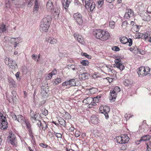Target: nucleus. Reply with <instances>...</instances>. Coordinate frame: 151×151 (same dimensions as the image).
<instances>
[{"instance_id":"nucleus-52","label":"nucleus","mask_w":151,"mask_h":151,"mask_svg":"<svg viewBox=\"0 0 151 151\" xmlns=\"http://www.w3.org/2000/svg\"><path fill=\"white\" fill-rule=\"evenodd\" d=\"M53 75L50 73L48 74L46 77V79L47 80L51 79Z\"/></svg>"},{"instance_id":"nucleus-42","label":"nucleus","mask_w":151,"mask_h":151,"mask_svg":"<svg viewBox=\"0 0 151 151\" xmlns=\"http://www.w3.org/2000/svg\"><path fill=\"white\" fill-rule=\"evenodd\" d=\"M59 123L60 124L63 126H65L66 125L65 124V121L63 119H61L59 121Z\"/></svg>"},{"instance_id":"nucleus-19","label":"nucleus","mask_w":151,"mask_h":151,"mask_svg":"<svg viewBox=\"0 0 151 151\" xmlns=\"http://www.w3.org/2000/svg\"><path fill=\"white\" fill-rule=\"evenodd\" d=\"M46 41L49 42L50 43L52 44H55L57 42V40L56 39L51 37H47L46 39Z\"/></svg>"},{"instance_id":"nucleus-47","label":"nucleus","mask_w":151,"mask_h":151,"mask_svg":"<svg viewBox=\"0 0 151 151\" xmlns=\"http://www.w3.org/2000/svg\"><path fill=\"white\" fill-rule=\"evenodd\" d=\"M42 129L43 130H45L47 127V124L46 123L44 122V123L42 124Z\"/></svg>"},{"instance_id":"nucleus-56","label":"nucleus","mask_w":151,"mask_h":151,"mask_svg":"<svg viewBox=\"0 0 151 151\" xmlns=\"http://www.w3.org/2000/svg\"><path fill=\"white\" fill-rule=\"evenodd\" d=\"M12 117L14 120H17V116H16L14 114L12 113Z\"/></svg>"},{"instance_id":"nucleus-35","label":"nucleus","mask_w":151,"mask_h":151,"mask_svg":"<svg viewBox=\"0 0 151 151\" xmlns=\"http://www.w3.org/2000/svg\"><path fill=\"white\" fill-rule=\"evenodd\" d=\"M85 7L87 9H89L90 5L91 4L90 2L88 1H87L86 0H85Z\"/></svg>"},{"instance_id":"nucleus-28","label":"nucleus","mask_w":151,"mask_h":151,"mask_svg":"<svg viewBox=\"0 0 151 151\" xmlns=\"http://www.w3.org/2000/svg\"><path fill=\"white\" fill-rule=\"evenodd\" d=\"M9 83L10 86L12 87H15L17 86V84L15 81L13 79H10L9 80Z\"/></svg>"},{"instance_id":"nucleus-50","label":"nucleus","mask_w":151,"mask_h":151,"mask_svg":"<svg viewBox=\"0 0 151 151\" xmlns=\"http://www.w3.org/2000/svg\"><path fill=\"white\" fill-rule=\"evenodd\" d=\"M24 124H25L27 126V128L29 129V131H30L31 125L28 122H27L26 121V123H24Z\"/></svg>"},{"instance_id":"nucleus-33","label":"nucleus","mask_w":151,"mask_h":151,"mask_svg":"<svg viewBox=\"0 0 151 151\" xmlns=\"http://www.w3.org/2000/svg\"><path fill=\"white\" fill-rule=\"evenodd\" d=\"M76 18V21L77 22L79 25L81 24L83 22V20H82V17H81L79 18H77L76 17V15L75 16Z\"/></svg>"},{"instance_id":"nucleus-57","label":"nucleus","mask_w":151,"mask_h":151,"mask_svg":"<svg viewBox=\"0 0 151 151\" xmlns=\"http://www.w3.org/2000/svg\"><path fill=\"white\" fill-rule=\"evenodd\" d=\"M99 101V99L96 97H94L93 98V102L95 103L96 104V103H97Z\"/></svg>"},{"instance_id":"nucleus-63","label":"nucleus","mask_w":151,"mask_h":151,"mask_svg":"<svg viewBox=\"0 0 151 151\" xmlns=\"http://www.w3.org/2000/svg\"><path fill=\"white\" fill-rule=\"evenodd\" d=\"M37 55L35 54L33 55L32 56V59H33L34 60L36 61L37 60Z\"/></svg>"},{"instance_id":"nucleus-41","label":"nucleus","mask_w":151,"mask_h":151,"mask_svg":"<svg viewBox=\"0 0 151 151\" xmlns=\"http://www.w3.org/2000/svg\"><path fill=\"white\" fill-rule=\"evenodd\" d=\"M150 35V33L148 31L145 34L143 35V37L146 39L149 37Z\"/></svg>"},{"instance_id":"nucleus-22","label":"nucleus","mask_w":151,"mask_h":151,"mask_svg":"<svg viewBox=\"0 0 151 151\" xmlns=\"http://www.w3.org/2000/svg\"><path fill=\"white\" fill-rule=\"evenodd\" d=\"M61 82V79L60 78H57L53 79L52 81V84L54 86L58 85Z\"/></svg>"},{"instance_id":"nucleus-39","label":"nucleus","mask_w":151,"mask_h":151,"mask_svg":"<svg viewBox=\"0 0 151 151\" xmlns=\"http://www.w3.org/2000/svg\"><path fill=\"white\" fill-rule=\"evenodd\" d=\"M81 63L83 65L86 66L88 65L89 63L88 61L85 60H82L81 61Z\"/></svg>"},{"instance_id":"nucleus-59","label":"nucleus","mask_w":151,"mask_h":151,"mask_svg":"<svg viewBox=\"0 0 151 151\" xmlns=\"http://www.w3.org/2000/svg\"><path fill=\"white\" fill-rule=\"evenodd\" d=\"M112 50L115 51H118L119 50V48L117 46H114L112 48Z\"/></svg>"},{"instance_id":"nucleus-45","label":"nucleus","mask_w":151,"mask_h":151,"mask_svg":"<svg viewBox=\"0 0 151 151\" xmlns=\"http://www.w3.org/2000/svg\"><path fill=\"white\" fill-rule=\"evenodd\" d=\"M10 140L16 139V137L13 134L11 133L10 134Z\"/></svg>"},{"instance_id":"nucleus-16","label":"nucleus","mask_w":151,"mask_h":151,"mask_svg":"<svg viewBox=\"0 0 151 151\" xmlns=\"http://www.w3.org/2000/svg\"><path fill=\"white\" fill-rule=\"evenodd\" d=\"M91 121L92 124H97L99 122L100 120L98 117L95 115H93L91 118Z\"/></svg>"},{"instance_id":"nucleus-38","label":"nucleus","mask_w":151,"mask_h":151,"mask_svg":"<svg viewBox=\"0 0 151 151\" xmlns=\"http://www.w3.org/2000/svg\"><path fill=\"white\" fill-rule=\"evenodd\" d=\"M109 26L112 29L114 28L115 26V22L113 21H110L109 22Z\"/></svg>"},{"instance_id":"nucleus-8","label":"nucleus","mask_w":151,"mask_h":151,"mask_svg":"<svg viewBox=\"0 0 151 151\" xmlns=\"http://www.w3.org/2000/svg\"><path fill=\"white\" fill-rule=\"evenodd\" d=\"M6 119V117H4L1 120V123L0 124V128L2 130L6 129L8 127V123Z\"/></svg>"},{"instance_id":"nucleus-31","label":"nucleus","mask_w":151,"mask_h":151,"mask_svg":"<svg viewBox=\"0 0 151 151\" xmlns=\"http://www.w3.org/2000/svg\"><path fill=\"white\" fill-rule=\"evenodd\" d=\"M41 113L40 114H42L43 115L45 116L47 115L48 114V112L47 110H46L45 108H42L41 110Z\"/></svg>"},{"instance_id":"nucleus-61","label":"nucleus","mask_w":151,"mask_h":151,"mask_svg":"<svg viewBox=\"0 0 151 151\" xmlns=\"http://www.w3.org/2000/svg\"><path fill=\"white\" fill-rule=\"evenodd\" d=\"M30 115L31 117L36 116V115L34 114V112L31 110L30 111Z\"/></svg>"},{"instance_id":"nucleus-62","label":"nucleus","mask_w":151,"mask_h":151,"mask_svg":"<svg viewBox=\"0 0 151 151\" xmlns=\"http://www.w3.org/2000/svg\"><path fill=\"white\" fill-rule=\"evenodd\" d=\"M53 76L56 75L57 74V70H52V72L50 73Z\"/></svg>"},{"instance_id":"nucleus-21","label":"nucleus","mask_w":151,"mask_h":151,"mask_svg":"<svg viewBox=\"0 0 151 151\" xmlns=\"http://www.w3.org/2000/svg\"><path fill=\"white\" fill-rule=\"evenodd\" d=\"M122 139L123 141V144L127 143L129 141V138L126 134L122 135Z\"/></svg>"},{"instance_id":"nucleus-29","label":"nucleus","mask_w":151,"mask_h":151,"mask_svg":"<svg viewBox=\"0 0 151 151\" xmlns=\"http://www.w3.org/2000/svg\"><path fill=\"white\" fill-rule=\"evenodd\" d=\"M115 66L119 69L121 70H123L124 68V66L121 63L116 64Z\"/></svg>"},{"instance_id":"nucleus-40","label":"nucleus","mask_w":151,"mask_h":151,"mask_svg":"<svg viewBox=\"0 0 151 151\" xmlns=\"http://www.w3.org/2000/svg\"><path fill=\"white\" fill-rule=\"evenodd\" d=\"M76 15V17L77 18H81V17H82V16L81 15V14L79 13H76L75 14H74L73 15V17L75 20H76V18L75 17V16Z\"/></svg>"},{"instance_id":"nucleus-49","label":"nucleus","mask_w":151,"mask_h":151,"mask_svg":"<svg viewBox=\"0 0 151 151\" xmlns=\"http://www.w3.org/2000/svg\"><path fill=\"white\" fill-rule=\"evenodd\" d=\"M127 22L126 21H124L123 22L122 24V27L123 28H125L126 27L127 25Z\"/></svg>"},{"instance_id":"nucleus-48","label":"nucleus","mask_w":151,"mask_h":151,"mask_svg":"<svg viewBox=\"0 0 151 151\" xmlns=\"http://www.w3.org/2000/svg\"><path fill=\"white\" fill-rule=\"evenodd\" d=\"M37 115L36 116L31 117V119L33 122H35V121H37Z\"/></svg>"},{"instance_id":"nucleus-43","label":"nucleus","mask_w":151,"mask_h":151,"mask_svg":"<svg viewBox=\"0 0 151 151\" xmlns=\"http://www.w3.org/2000/svg\"><path fill=\"white\" fill-rule=\"evenodd\" d=\"M124 85L125 86H128L130 83V81L128 80H125L123 81Z\"/></svg>"},{"instance_id":"nucleus-55","label":"nucleus","mask_w":151,"mask_h":151,"mask_svg":"<svg viewBox=\"0 0 151 151\" xmlns=\"http://www.w3.org/2000/svg\"><path fill=\"white\" fill-rule=\"evenodd\" d=\"M33 4V2L32 1H30L27 2V6L28 7H30L32 6Z\"/></svg>"},{"instance_id":"nucleus-4","label":"nucleus","mask_w":151,"mask_h":151,"mask_svg":"<svg viewBox=\"0 0 151 151\" xmlns=\"http://www.w3.org/2000/svg\"><path fill=\"white\" fill-rule=\"evenodd\" d=\"M100 109L101 113L103 114L106 119H107L109 118L108 113L109 112L110 109V107L108 106L102 105Z\"/></svg>"},{"instance_id":"nucleus-46","label":"nucleus","mask_w":151,"mask_h":151,"mask_svg":"<svg viewBox=\"0 0 151 151\" xmlns=\"http://www.w3.org/2000/svg\"><path fill=\"white\" fill-rule=\"evenodd\" d=\"M95 7V4L94 2H92L90 6V9H94Z\"/></svg>"},{"instance_id":"nucleus-6","label":"nucleus","mask_w":151,"mask_h":151,"mask_svg":"<svg viewBox=\"0 0 151 151\" xmlns=\"http://www.w3.org/2000/svg\"><path fill=\"white\" fill-rule=\"evenodd\" d=\"M62 85L63 86H67L68 85L71 86H75L76 85V81L75 79H71L63 83Z\"/></svg>"},{"instance_id":"nucleus-58","label":"nucleus","mask_w":151,"mask_h":151,"mask_svg":"<svg viewBox=\"0 0 151 151\" xmlns=\"http://www.w3.org/2000/svg\"><path fill=\"white\" fill-rule=\"evenodd\" d=\"M55 136L58 138H61L62 136L61 134L59 133H55Z\"/></svg>"},{"instance_id":"nucleus-30","label":"nucleus","mask_w":151,"mask_h":151,"mask_svg":"<svg viewBox=\"0 0 151 151\" xmlns=\"http://www.w3.org/2000/svg\"><path fill=\"white\" fill-rule=\"evenodd\" d=\"M97 4L99 8H101L104 3V0H97Z\"/></svg>"},{"instance_id":"nucleus-24","label":"nucleus","mask_w":151,"mask_h":151,"mask_svg":"<svg viewBox=\"0 0 151 151\" xmlns=\"http://www.w3.org/2000/svg\"><path fill=\"white\" fill-rule=\"evenodd\" d=\"M52 13H53L52 15L55 19L58 18L59 14V10H52Z\"/></svg>"},{"instance_id":"nucleus-44","label":"nucleus","mask_w":151,"mask_h":151,"mask_svg":"<svg viewBox=\"0 0 151 151\" xmlns=\"http://www.w3.org/2000/svg\"><path fill=\"white\" fill-rule=\"evenodd\" d=\"M82 68H83V67L81 65L76 66V70H77L79 71H80Z\"/></svg>"},{"instance_id":"nucleus-37","label":"nucleus","mask_w":151,"mask_h":151,"mask_svg":"<svg viewBox=\"0 0 151 151\" xmlns=\"http://www.w3.org/2000/svg\"><path fill=\"white\" fill-rule=\"evenodd\" d=\"M40 4L38 2V0H35L34 6V9H37L39 8Z\"/></svg>"},{"instance_id":"nucleus-51","label":"nucleus","mask_w":151,"mask_h":151,"mask_svg":"<svg viewBox=\"0 0 151 151\" xmlns=\"http://www.w3.org/2000/svg\"><path fill=\"white\" fill-rule=\"evenodd\" d=\"M12 99L13 100V101L14 99H15L14 98H15L16 97V92L14 91L12 92Z\"/></svg>"},{"instance_id":"nucleus-14","label":"nucleus","mask_w":151,"mask_h":151,"mask_svg":"<svg viewBox=\"0 0 151 151\" xmlns=\"http://www.w3.org/2000/svg\"><path fill=\"white\" fill-rule=\"evenodd\" d=\"M89 74L87 73H82L81 72L79 74V79L81 80H85L88 78Z\"/></svg>"},{"instance_id":"nucleus-34","label":"nucleus","mask_w":151,"mask_h":151,"mask_svg":"<svg viewBox=\"0 0 151 151\" xmlns=\"http://www.w3.org/2000/svg\"><path fill=\"white\" fill-rule=\"evenodd\" d=\"M67 68L69 70L72 69L73 70H76V66L73 65H69L67 66Z\"/></svg>"},{"instance_id":"nucleus-36","label":"nucleus","mask_w":151,"mask_h":151,"mask_svg":"<svg viewBox=\"0 0 151 151\" xmlns=\"http://www.w3.org/2000/svg\"><path fill=\"white\" fill-rule=\"evenodd\" d=\"M116 139L117 141V142L118 143L120 144H123L122 140V135H121L120 137H118L117 138H116Z\"/></svg>"},{"instance_id":"nucleus-13","label":"nucleus","mask_w":151,"mask_h":151,"mask_svg":"<svg viewBox=\"0 0 151 151\" xmlns=\"http://www.w3.org/2000/svg\"><path fill=\"white\" fill-rule=\"evenodd\" d=\"M110 36V35L108 32L104 30L101 36V40H106L109 38Z\"/></svg>"},{"instance_id":"nucleus-2","label":"nucleus","mask_w":151,"mask_h":151,"mask_svg":"<svg viewBox=\"0 0 151 151\" xmlns=\"http://www.w3.org/2000/svg\"><path fill=\"white\" fill-rule=\"evenodd\" d=\"M120 91V88L117 87H115L113 90L110 91V96L109 99L112 101H114L116 98L117 94Z\"/></svg>"},{"instance_id":"nucleus-53","label":"nucleus","mask_w":151,"mask_h":151,"mask_svg":"<svg viewBox=\"0 0 151 151\" xmlns=\"http://www.w3.org/2000/svg\"><path fill=\"white\" fill-rule=\"evenodd\" d=\"M81 134V132L77 130L75 132V136L76 137H78L80 136Z\"/></svg>"},{"instance_id":"nucleus-11","label":"nucleus","mask_w":151,"mask_h":151,"mask_svg":"<svg viewBox=\"0 0 151 151\" xmlns=\"http://www.w3.org/2000/svg\"><path fill=\"white\" fill-rule=\"evenodd\" d=\"M93 98L92 97H89L85 99L83 101V102L87 104L91 105L93 106H95L96 104L95 103L93 102Z\"/></svg>"},{"instance_id":"nucleus-54","label":"nucleus","mask_w":151,"mask_h":151,"mask_svg":"<svg viewBox=\"0 0 151 151\" xmlns=\"http://www.w3.org/2000/svg\"><path fill=\"white\" fill-rule=\"evenodd\" d=\"M36 122L37 123V124L38 126L40 127H41L42 126V123L40 121L37 119V121Z\"/></svg>"},{"instance_id":"nucleus-60","label":"nucleus","mask_w":151,"mask_h":151,"mask_svg":"<svg viewBox=\"0 0 151 151\" xmlns=\"http://www.w3.org/2000/svg\"><path fill=\"white\" fill-rule=\"evenodd\" d=\"M40 145L41 147L44 148H46L47 147V145L42 143L40 144Z\"/></svg>"},{"instance_id":"nucleus-17","label":"nucleus","mask_w":151,"mask_h":151,"mask_svg":"<svg viewBox=\"0 0 151 151\" xmlns=\"http://www.w3.org/2000/svg\"><path fill=\"white\" fill-rule=\"evenodd\" d=\"M70 0H62V3L63 7L65 9L68 7L70 3Z\"/></svg>"},{"instance_id":"nucleus-23","label":"nucleus","mask_w":151,"mask_h":151,"mask_svg":"<svg viewBox=\"0 0 151 151\" xmlns=\"http://www.w3.org/2000/svg\"><path fill=\"white\" fill-rule=\"evenodd\" d=\"M46 7L47 9H54L52 3L51 1L49 0L48 1Z\"/></svg>"},{"instance_id":"nucleus-18","label":"nucleus","mask_w":151,"mask_h":151,"mask_svg":"<svg viewBox=\"0 0 151 151\" xmlns=\"http://www.w3.org/2000/svg\"><path fill=\"white\" fill-rule=\"evenodd\" d=\"M17 121L23 124L26 123V121L24 117L21 115H19L17 116Z\"/></svg>"},{"instance_id":"nucleus-12","label":"nucleus","mask_w":151,"mask_h":151,"mask_svg":"<svg viewBox=\"0 0 151 151\" xmlns=\"http://www.w3.org/2000/svg\"><path fill=\"white\" fill-rule=\"evenodd\" d=\"M74 36L75 39L77 40L79 42L82 44H83L84 43L83 38L81 35L77 34H74Z\"/></svg>"},{"instance_id":"nucleus-27","label":"nucleus","mask_w":151,"mask_h":151,"mask_svg":"<svg viewBox=\"0 0 151 151\" xmlns=\"http://www.w3.org/2000/svg\"><path fill=\"white\" fill-rule=\"evenodd\" d=\"M150 138V136L149 135H145L141 138L139 140V142H141L142 141H145L148 140Z\"/></svg>"},{"instance_id":"nucleus-20","label":"nucleus","mask_w":151,"mask_h":151,"mask_svg":"<svg viewBox=\"0 0 151 151\" xmlns=\"http://www.w3.org/2000/svg\"><path fill=\"white\" fill-rule=\"evenodd\" d=\"M10 41L12 44H18L19 42L21 41V39L19 37L13 38L11 39Z\"/></svg>"},{"instance_id":"nucleus-10","label":"nucleus","mask_w":151,"mask_h":151,"mask_svg":"<svg viewBox=\"0 0 151 151\" xmlns=\"http://www.w3.org/2000/svg\"><path fill=\"white\" fill-rule=\"evenodd\" d=\"M103 31V30L100 29L94 31V35L97 39L101 40V36Z\"/></svg>"},{"instance_id":"nucleus-9","label":"nucleus","mask_w":151,"mask_h":151,"mask_svg":"<svg viewBox=\"0 0 151 151\" xmlns=\"http://www.w3.org/2000/svg\"><path fill=\"white\" fill-rule=\"evenodd\" d=\"M50 25L44 24L41 22V24L40 25V29L42 32H47Z\"/></svg>"},{"instance_id":"nucleus-1","label":"nucleus","mask_w":151,"mask_h":151,"mask_svg":"<svg viewBox=\"0 0 151 151\" xmlns=\"http://www.w3.org/2000/svg\"><path fill=\"white\" fill-rule=\"evenodd\" d=\"M149 68H145L144 67H140L138 71H137V73L139 77H143L149 74Z\"/></svg>"},{"instance_id":"nucleus-26","label":"nucleus","mask_w":151,"mask_h":151,"mask_svg":"<svg viewBox=\"0 0 151 151\" xmlns=\"http://www.w3.org/2000/svg\"><path fill=\"white\" fill-rule=\"evenodd\" d=\"M47 89L45 88L44 86H42L41 87V94L42 96H46V94L47 93Z\"/></svg>"},{"instance_id":"nucleus-7","label":"nucleus","mask_w":151,"mask_h":151,"mask_svg":"<svg viewBox=\"0 0 151 151\" xmlns=\"http://www.w3.org/2000/svg\"><path fill=\"white\" fill-rule=\"evenodd\" d=\"M120 42L123 44H125L128 42L129 43V46H131L132 44V41L131 38L128 39L126 37H123L120 38Z\"/></svg>"},{"instance_id":"nucleus-15","label":"nucleus","mask_w":151,"mask_h":151,"mask_svg":"<svg viewBox=\"0 0 151 151\" xmlns=\"http://www.w3.org/2000/svg\"><path fill=\"white\" fill-rule=\"evenodd\" d=\"M125 13L124 17L127 19H129L130 17H132L134 15V12L132 10H127Z\"/></svg>"},{"instance_id":"nucleus-32","label":"nucleus","mask_w":151,"mask_h":151,"mask_svg":"<svg viewBox=\"0 0 151 151\" xmlns=\"http://www.w3.org/2000/svg\"><path fill=\"white\" fill-rule=\"evenodd\" d=\"M9 143L14 146L16 147L17 145V142L16 141V139L10 140L9 141Z\"/></svg>"},{"instance_id":"nucleus-3","label":"nucleus","mask_w":151,"mask_h":151,"mask_svg":"<svg viewBox=\"0 0 151 151\" xmlns=\"http://www.w3.org/2000/svg\"><path fill=\"white\" fill-rule=\"evenodd\" d=\"M5 63L9 67L12 69H15L17 68V64L16 62L9 58H6Z\"/></svg>"},{"instance_id":"nucleus-5","label":"nucleus","mask_w":151,"mask_h":151,"mask_svg":"<svg viewBox=\"0 0 151 151\" xmlns=\"http://www.w3.org/2000/svg\"><path fill=\"white\" fill-rule=\"evenodd\" d=\"M52 19L51 16L46 15L44 16V18L42 20L41 22L50 26Z\"/></svg>"},{"instance_id":"nucleus-64","label":"nucleus","mask_w":151,"mask_h":151,"mask_svg":"<svg viewBox=\"0 0 151 151\" xmlns=\"http://www.w3.org/2000/svg\"><path fill=\"white\" fill-rule=\"evenodd\" d=\"M133 28L134 29V30L136 32H138L139 31V29L138 27L137 26H134V27H133Z\"/></svg>"},{"instance_id":"nucleus-25","label":"nucleus","mask_w":151,"mask_h":151,"mask_svg":"<svg viewBox=\"0 0 151 151\" xmlns=\"http://www.w3.org/2000/svg\"><path fill=\"white\" fill-rule=\"evenodd\" d=\"M7 29L5 24H0V32H6Z\"/></svg>"}]
</instances>
